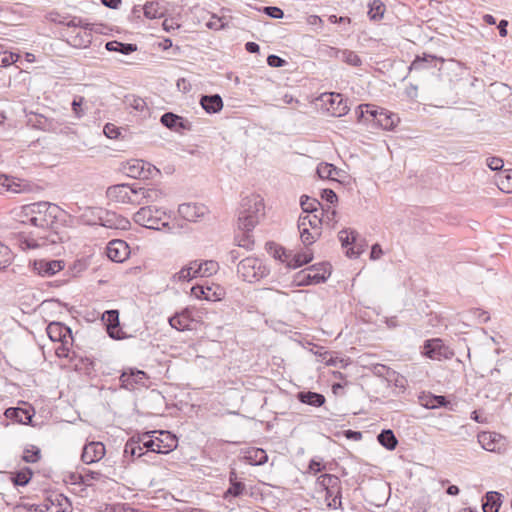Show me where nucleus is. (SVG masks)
<instances>
[{"mask_svg": "<svg viewBox=\"0 0 512 512\" xmlns=\"http://www.w3.org/2000/svg\"><path fill=\"white\" fill-rule=\"evenodd\" d=\"M59 211L60 208L56 204L45 201L31 203L22 207L21 222L46 229L57 218Z\"/></svg>", "mask_w": 512, "mask_h": 512, "instance_id": "1", "label": "nucleus"}, {"mask_svg": "<svg viewBox=\"0 0 512 512\" xmlns=\"http://www.w3.org/2000/svg\"><path fill=\"white\" fill-rule=\"evenodd\" d=\"M263 199L259 195H250L241 200L238 210L237 228L240 231H253L264 215Z\"/></svg>", "mask_w": 512, "mask_h": 512, "instance_id": "2", "label": "nucleus"}, {"mask_svg": "<svg viewBox=\"0 0 512 512\" xmlns=\"http://www.w3.org/2000/svg\"><path fill=\"white\" fill-rule=\"evenodd\" d=\"M156 431L146 432L140 436V443L146 449V453L153 452L158 454H167L177 447V438L167 431H160V437H155Z\"/></svg>", "mask_w": 512, "mask_h": 512, "instance_id": "3", "label": "nucleus"}, {"mask_svg": "<svg viewBox=\"0 0 512 512\" xmlns=\"http://www.w3.org/2000/svg\"><path fill=\"white\" fill-rule=\"evenodd\" d=\"M168 218L165 211L150 205L141 207L133 216L135 223L153 230L168 227Z\"/></svg>", "mask_w": 512, "mask_h": 512, "instance_id": "4", "label": "nucleus"}, {"mask_svg": "<svg viewBox=\"0 0 512 512\" xmlns=\"http://www.w3.org/2000/svg\"><path fill=\"white\" fill-rule=\"evenodd\" d=\"M269 268L256 257H246L237 266V273L246 282H258L269 274Z\"/></svg>", "mask_w": 512, "mask_h": 512, "instance_id": "5", "label": "nucleus"}, {"mask_svg": "<svg viewBox=\"0 0 512 512\" xmlns=\"http://www.w3.org/2000/svg\"><path fill=\"white\" fill-rule=\"evenodd\" d=\"M331 274V265L327 262L311 265L296 274L298 286L324 283Z\"/></svg>", "mask_w": 512, "mask_h": 512, "instance_id": "6", "label": "nucleus"}, {"mask_svg": "<svg viewBox=\"0 0 512 512\" xmlns=\"http://www.w3.org/2000/svg\"><path fill=\"white\" fill-rule=\"evenodd\" d=\"M123 170L125 174L135 179H153L160 175V170L149 162L140 159L128 161Z\"/></svg>", "mask_w": 512, "mask_h": 512, "instance_id": "7", "label": "nucleus"}, {"mask_svg": "<svg viewBox=\"0 0 512 512\" xmlns=\"http://www.w3.org/2000/svg\"><path fill=\"white\" fill-rule=\"evenodd\" d=\"M422 354L432 360H442L451 359L454 351L446 346L442 339L433 338L424 342Z\"/></svg>", "mask_w": 512, "mask_h": 512, "instance_id": "8", "label": "nucleus"}, {"mask_svg": "<svg viewBox=\"0 0 512 512\" xmlns=\"http://www.w3.org/2000/svg\"><path fill=\"white\" fill-rule=\"evenodd\" d=\"M479 444L489 452L502 453L506 450V439L496 432H480L477 435Z\"/></svg>", "mask_w": 512, "mask_h": 512, "instance_id": "9", "label": "nucleus"}, {"mask_svg": "<svg viewBox=\"0 0 512 512\" xmlns=\"http://www.w3.org/2000/svg\"><path fill=\"white\" fill-rule=\"evenodd\" d=\"M133 190H137V186H130L128 184H117L110 186L106 191V195L109 200L117 203L136 204V198L132 197L134 196Z\"/></svg>", "mask_w": 512, "mask_h": 512, "instance_id": "10", "label": "nucleus"}, {"mask_svg": "<svg viewBox=\"0 0 512 512\" xmlns=\"http://www.w3.org/2000/svg\"><path fill=\"white\" fill-rule=\"evenodd\" d=\"M65 262L59 259H38L32 263L33 271L41 277H51L62 271Z\"/></svg>", "mask_w": 512, "mask_h": 512, "instance_id": "11", "label": "nucleus"}, {"mask_svg": "<svg viewBox=\"0 0 512 512\" xmlns=\"http://www.w3.org/2000/svg\"><path fill=\"white\" fill-rule=\"evenodd\" d=\"M102 319L105 322L107 333L112 339L123 340L128 338L127 334L120 327L118 310L105 311Z\"/></svg>", "mask_w": 512, "mask_h": 512, "instance_id": "12", "label": "nucleus"}, {"mask_svg": "<svg viewBox=\"0 0 512 512\" xmlns=\"http://www.w3.org/2000/svg\"><path fill=\"white\" fill-rule=\"evenodd\" d=\"M208 207L198 203H182L178 207L179 215L189 222H197L208 214Z\"/></svg>", "mask_w": 512, "mask_h": 512, "instance_id": "13", "label": "nucleus"}, {"mask_svg": "<svg viewBox=\"0 0 512 512\" xmlns=\"http://www.w3.org/2000/svg\"><path fill=\"white\" fill-rule=\"evenodd\" d=\"M105 454V445L102 442L92 441L84 445L81 460L85 464H92L100 461Z\"/></svg>", "mask_w": 512, "mask_h": 512, "instance_id": "14", "label": "nucleus"}, {"mask_svg": "<svg viewBox=\"0 0 512 512\" xmlns=\"http://www.w3.org/2000/svg\"><path fill=\"white\" fill-rule=\"evenodd\" d=\"M160 122L164 127L174 132L190 131L192 128L191 123L187 119L173 112L164 113L160 118Z\"/></svg>", "mask_w": 512, "mask_h": 512, "instance_id": "15", "label": "nucleus"}, {"mask_svg": "<svg viewBox=\"0 0 512 512\" xmlns=\"http://www.w3.org/2000/svg\"><path fill=\"white\" fill-rule=\"evenodd\" d=\"M129 254L128 245L123 240H112L106 248L107 257L113 262H123Z\"/></svg>", "mask_w": 512, "mask_h": 512, "instance_id": "16", "label": "nucleus"}, {"mask_svg": "<svg viewBox=\"0 0 512 512\" xmlns=\"http://www.w3.org/2000/svg\"><path fill=\"white\" fill-rule=\"evenodd\" d=\"M193 310L185 308L181 312L175 313L169 318V324L172 328L178 331H185L191 329V323L193 322Z\"/></svg>", "mask_w": 512, "mask_h": 512, "instance_id": "17", "label": "nucleus"}, {"mask_svg": "<svg viewBox=\"0 0 512 512\" xmlns=\"http://www.w3.org/2000/svg\"><path fill=\"white\" fill-rule=\"evenodd\" d=\"M325 102L328 105L327 110L335 117L346 115L349 111L347 101L340 93H330Z\"/></svg>", "mask_w": 512, "mask_h": 512, "instance_id": "18", "label": "nucleus"}, {"mask_svg": "<svg viewBox=\"0 0 512 512\" xmlns=\"http://www.w3.org/2000/svg\"><path fill=\"white\" fill-rule=\"evenodd\" d=\"M99 221L102 226L110 229L125 230L130 226L128 219L110 211H106L102 216H100Z\"/></svg>", "mask_w": 512, "mask_h": 512, "instance_id": "19", "label": "nucleus"}, {"mask_svg": "<svg viewBox=\"0 0 512 512\" xmlns=\"http://www.w3.org/2000/svg\"><path fill=\"white\" fill-rule=\"evenodd\" d=\"M47 335L53 342H61L65 339L72 340V330L61 322H51L48 324Z\"/></svg>", "mask_w": 512, "mask_h": 512, "instance_id": "20", "label": "nucleus"}, {"mask_svg": "<svg viewBox=\"0 0 512 512\" xmlns=\"http://www.w3.org/2000/svg\"><path fill=\"white\" fill-rule=\"evenodd\" d=\"M133 192L138 205L158 202L163 197L162 191L153 187H137V190H133Z\"/></svg>", "mask_w": 512, "mask_h": 512, "instance_id": "21", "label": "nucleus"}, {"mask_svg": "<svg viewBox=\"0 0 512 512\" xmlns=\"http://www.w3.org/2000/svg\"><path fill=\"white\" fill-rule=\"evenodd\" d=\"M145 378V372L138 369H129V371L122 372L119 380L123 388L131 390L135 384L141 383Z\"/></svg>", "mask_w": 512, "mask_h": 512, "instance_id": "22", "label": "nucleus"}, {"mask_svg": "<svg viewBox=\"0 0 512 512\" xmlns=\"http://www.w3.org/2000/svg\"><path fill=\"white\" fill-rule=\"evenodd\" d=\"M200 105L207 113L214 114L223 108V100L219 94L203 95Z\"/></svg>", "mask_w": 512, "mask_h": 512, "instance_id": "23", "label": "nucleus"}, {"mask_svg": "<svg viewBox=\"0 0 512 512\" xmlns=\"http://www.w3.org/2000/svg\"><path fill=\"white\" fill-rule=\"evenodd\" d=\"M5 416L17 423L28 424L32 421L33 413H31L28 409L10 407L6 409Z\"/></svg>", "mask_w": 512, "mask_h": 512, "instance_id": "24", "label": "nucleus"}, {"mask_svg": "<svg viewBox=\"0 0 512 512\" xmlns=\"http://www.w3.org/2000/svg\"><path fill=\"white\" fill-rule=\"evenodd\" d=\"M296 397L299 402L313 407H321L326 401L323 394L312 391H300Z\"/></svg>", "mask_w": 512, "mask_h": 512, "instance_id": "25", "label": "nucleus"}, {"mask_svg": "<svg viewBox=\"0 0 512 512\" xmlns=\"http://www.w3.org/2000/svg\"><path fill=\"white\" fill-rule=\"evenodd\" d=\"M398 123L399 117L397 116V114L389 112L383 108L379 112V115L375 121V124H377L384 130H392L396 127Z\"/></svg>", "mask_w": 512, "mask_h": 512, "instance_id": "26", "label": "nucleus"}, {"mask_svg": "<svg viewBox=\"0 0 512 512\" xmlns=\"http://www.w3.org/2000/svg\"><path fill=\"white\" fill-rule=\"evenodd\" d=\"M381 109L371 104L359 105L356 111L357 119L359 122L373 121L375 123Z\"/></svg>", "mask_w": 512, "mask_h": 512, "instance_id": "27", "label": "nucleus"}, {"mask_svg": "<svg viewBox=\"0 0 512 512\" xmlns=\"http://www.w3.org/2000/svg\"><path fill=\"white\" fill-rule=\"evenodd\" d=\"M312 259L313 254L311 252L303 251L292 254V252L289 251L286 266L290 269H296L305 264H308L309 262L312 261Z\"/></svg>", "mask_w": 512, "mask_h": 512, "instance_id": "28", "label": "nucleus"}, {"mask_svg": "<svg viewBox=\"0 0 512 512\" xmlns=\"http://www.w3.org/2000/svg\"><path fill=\"white\" fill-rule=\"evenodd\" d=\"M229 488L224 493V498L229 499L230 497H239L245 491V484L238 481L237 474L234 470L229 473Z\"/></svg>", "mask_w": 512, "mask_h": 512, "instance_id": "29", "label": "nucleus"}, {"mask_svg": "<svg viewBox=\"0 0 512 512\" xmlns=\"http://www.w3.org/2000/svg\"><path fill=\"white\" fill-rule=\"evenodd\" d=\"M192 264L194 268L193 275H196V277H209L218 269V264L212 260L200 263H198L197 261H192Z\"/></svg>", "mask_w": 512, "mask_h": 512, "instance_id": "30", "label": "nucleus"}, {"mask_svg": "<svg viewBox=\"0 0 512 512\" xmlns=\"http://www.w3.org/2000/svg\"><path fill=\"white\" fill-rule=\"evenodd\" d=\"M501 494L499 492L490 491L485 495V500L482 504L484 512H499L501 506Z\"/></svg>", "mask_w": 512, "mask_h": 512, "instance_id": "31", "label": "nucleus"}, {"mask_svg": "<svg viewBox=\"0 0 512 512\" xmlns=\"http://www.w3.org/2000/svg\"><path fill=\"white\" fill-rule=\"evenodd\" d=\"M105 48L110 52H118L123 55H129L137 51L138 47L133 43H122L116 40L109 41L105 44Z\"/></svg>", "mask_w": 512, "mask_h": 512, "instance_id": "32", "label": "nucleus"}, {"mask_svg": "<svg viewBox=\"0 0 512 512\" xmlns=\"http://www.w3.org/2000/svg\"><path fill=\"white\" fill-rule=\"evenodd\" d=\"M377 440L384 448L389 451L394 450L398 445V440L391 429L382 430L378 436Z\"/></svg>", "mask_w": 512, "mask_h": 512, "instance_id": "33", "label": "nucleus"}, {"mask_svg": "<svg viewBox=\"0 0 512 512\" xmlns=\"http://www.w3.org/2000/svg\"><path fill=\"white\" fill-rule=\"evenodd\" d=\"M438 60L441 62L443 61V59H440L437 56L431 54H423V56H417L409 66V70H421L427 68L428 65L435 66L433 63Z\"/></svg>", "mask_w": 512, "mask_h": 512, "instance_id": "34", "label": "nucleus"}, {"mask_svg": "<svg viewBox=\"0 0 512 512\" xmlns=\"http://www.w3.org/2000/svg\"><path fill=\"white\" fill-rule=\"evenodd\" d=\"M317 484L323 489H335V491L342 490L340 479L333 474H322L317 478Z\"/></svg>", "mask_w": 512, "mask_h": 512, "instance_id": "35", "label": "nucleus"}, {"mask_svg": "<svg viewBox=\"0 0 512 512\" xmlns=\"http://www.w3.org/2000/svg\"><path fill=\"white\" fill-rule=\"evenodd\" d=\"M422 405L428 409H436L440 407H446L449 401L445 396L429 394L421 398Z\"/></svg>", "mask_w": 512, "mask_h": 512, "instance_id": "36", "label": "nucleus"}, {"mask_svg": "<svg viewBox=\"0 0 512 512\" xmlns=\"http://www.w3.org/2000/svg\"><path fill=\"white\" fill-rule=\"evenodd\" d=\"M32 475V470L29 467H24L12 473L11 480L15 486H26L30 482Z\"/></svg>", "mask_w": 512, "mask_h": 512, "instance_id": "37", "label": "nucleus"}, {"mask_svg": "<svg viewBox=\"0 0 512 512\" xmlns=\"http://www.w3.org/2000/svg\"><path fill=\"white\" fill-rule=\"evenodd\" d=\"M20 191V184L15 181V178L5 174H0V193H19Z\"/></svg>", "mask_w": 512, "mask_h": 512, "instance_id": "38", "label": "nucleus"}, {"mask_svg": "<svg viewBox=\"0 0 512 512\" xmlns=\"http://www.w3.org/2000/svg\"><path fill=\"white\" fill-rule=\"evenodd\" d=\"M335 57L353 67H359L362 65L361 58L351 50L345 49L343 52H335Z\"/></svg>", "mask_w": 512, "mask_h": 512, "instance_id": "39", "label": "nucleus"}, {"mask_svg": "<svg viewBox=\"0 0 512 512\" xmlns=\"http://www.w3.org/2000/svg\"><path fill=\"white\" fill-rule=\"evenodd\" d=\"M298 229L301 241L305 246H309L315 242L316 236L309 231V228L306 227L305 218L298 219Z\"/></svg>", "mask_w": 512, "mask_h": 512, "instance_id": "40", "label": "nucleus"}, {"mask_svg": "<svg viewBox=\"0 0 512 512\" xmlns=\"http://www.w3.org/2000/svg\"><path fill=\"white\" fill-rule=\"evenodd\" d=\"M28 122L34 128L43 131H50L53 128V122L41 114H35L33 117H30Z\"/></svg>", "mask_w": 512, "mask_h": 512, "instance_id": "41", "label": "nucleus"}, {"mask_svg": "<svg viewBox=\"0 0 512 512\" xmlns=\"http://www.w3.org/2000/svg\"><path fill=\"white\" fill-rule=\"evenodd\" d=\"M316 172L321 179L334 180V176L339 174V170L329 163H320L317 166Z\"/></svg>", "mask_w": 512, "mask_h": 512, "instance_id": "42", "label": "nucleus"}, {"mask_svg": "<svg viewBox=\"0 0 512 512\" xmlns=\"http://www.w3.org/2000/svg\"><path fill=\"white\" fill-rule=\"evenodd\" d=\"M124 104L138 112H143L147 108L145 100L139 96L130 94L124 97Z\"/></svg>", "mask_w": 512, "mask_h": 512, "instance_id": "43", "label": "nucleus"}, {"mask_svg": "<svg viewBox=\"0 0 512 512\" xmlns=\"http://www.w3.org/2000/svg\"><path fill=\"white\" fill-rule=\"evenodd\" d=\"M385 10V4L381 0H373L369 3L368 15L371 20H380L383 18Z\"/></svg>", "mask_w": 512, "mask_h": 512, "instance_id": "44", "label": "nucleus"}, {"mask_svg": "<svg viewBox=\"0 0 512 512\" xmlns=\"http://www.w3.org/2000/svg\"><path fill=\"white\" fill-rule=\"evenodd\" d=\"M164 15L163 9L160 7L158 2L152 1L147 2L144 5V16L148 19L160 18Z\"/></svg>", "mask_w": 512, "mask_h": 512, "instance_id": "45", "label": "nucleus"}, {"mask_svg": "<svg viewBox=\"0 0 512 512\" xmlns=\"http://www.w3.org/2000/svg\"><path fill=\"white\" fill-rule=\"evenodd\" d=\"M358 236V233L352 229H343L338 233V238L343 247H348L352 244L357 245Z\"/></svg>", "mask_w": 512, "mask_h": 512, "instance_id": "46", "label": "nucleus"}, {"mask_svg": "<svg viewBox=\"0 0 512 512\" xmlns=\"http://www.w3.org/2000/svg\"><path fill=\"white\" fill-rule=\"evenodd\" d=\"M300 206L303 212L312 214L318 210L319 206L322 205L317 199L311 198L307 195H302L300 198Z\"/></svg>", "mask_w": 512, "mask_h": 512, "instance_id": "47", "label": "nucleus"}, {"mask_svg": "<svg viewBox=\"0 0 512 512\" xmlns=\"http://www.w3.org/2000/svg\"><path fill=\"white\" fill-rule=\"evenodd\" d=\"M247 459L253 465H263L267 462L268 456L263 449L257 448L248 452Z\"/></svg>", "mask_w": 512, "mask_h": 512, "instance_id": "48", "label": "nucleus"}, {"mask_svg": "<svg viewBox=\"0 0 512 512\" xmlns=\"http://www.w3.org/2000/svg\"><path fill=\"white\" fill-rule=\"evenodd\" d=\"M268 250L272 254V256L279 260L282 263H287L289 251H287L284 247L276 245L275 243H267Z\"/></svg>", "mask_w": 512, "mask_h": 512, "instance_id": "49", "label": "nucleus"}, {"mask_svg": "<svg viewBox=\"0 0 512 512\" xmlns=\"http://www.w3.org/2000/svg\"><path fill=\"white\" fill-rule=\"evenodd\" d=\"M242 234L235 236V242L239 247L245 248L246 250H252L254 246V240L250 234L252 231H241Z\"/></svg>", "mask_w": 512, "mask_h": 512, "instance_id": "50", "label": "nucleus"}, {"mask_svg": "<svg viewBox=\"0 0 512 512\" xmlns=\"http://www.w3.org/2000/svg\"><path fill=\"white\" fill-rule=\"evenodd\" d=\"M91 33L90 32H84V33H81V32H78L77 34H75L74 36H72V39H71V45H73L74 47H77V48H86L88 47L90 44H91Z\"/></svg>", "mask_w": 512, "mask_h": 512, "instance_id": "51", "label": "nucleus"}, {"mask_svg": "<svg viewBox=\"0 0 512 512\" xmlns=\"http://www.w3.org/2000/svg\"><path fill=\"white\" fill-rule=\"evenodd\" d=\"M39 241L41 242V247L54 245L63 242V236L55 231H47L43 236L39 237Z\"/></svg>", "mask_w": 512, "mask_h": 512, "instance_id": "52", "label": "nucleus"}, {"mask_svg": "<svg viewBox=\"0 0 512 512\" xmlns=\"http://www.w3.org/2000/svg\"><path fill=\"white\" fill-rule=\"evenodd\" d=\"M143 449H145V447L140 443V438L137 442L131 440L125 445V453L135 457L145 456L147 453L143 452Z\"/></svg>", "mask_w": 512, "mask_h": 512, "instance_id": "53", "label": "nucleus"}, {"mask_svg": "<svg viewBox=\"0 0 512 512\" xmlns=\"http://www.w3.org/2000/svg\"><path fill=\"white\" fill-rule=\"evenodd\" d=\"M41 458L40 449L34 445H31L29 448L24 449L22 460L26 463H36Z\"/></svg>", "mask_w": 512, "mask_h": 512, "instance_id": "54", "label": "nucleus"}, {"mask_svg": "<svg viewBox=\"0 0 512 512\" xmlns=\"http://www.w3.org/2000/svg\"><path fill=\"white\" fill-rule=\"evenodd\" d=\"M498 186L504 192H512V170H505L499 175Z\"/></svg>", "mask_w": 512, "mask_h": 512, "instance_id": "55", "label": "nucleus"}, {"mask_svg": "<svg viewBox=\"0 0 512 512\" xmlns=\"http://www.w3.org/2000/svg\"><path fill=\"white\" fill-rule=\"evenodd\" d=\"M14 255L11 249L0 242V269H5L13 261Z\"/></svg>", "mask_w": 512, "mask_h": 512, "instance_id": "56", "label": "nucleus"}, {"mask_svg": "<svg viewBox=\"0 0 512 512\" xmlns=\"http://www.w3.org/2000/svg\"><path fill=\"white\" fill-rule=\"evenodd\" d=\"M194 274V268L192 262H190L187 266L183 267L178 273L174 274L173 278L180 282L190 281L193 278H196Z\"/></svg>", "mask_w": 512, "mask_h": 512, "instance_id": "57", "label": "nucleus"}, {"mask_svg": "<svg viewBox=\"0 0 512 512\" xmlns=\"http://www.w3.org/2000/svg\"><path fill=\"white\" fill-rule=\"evenodd\" d=\"M16 240H17V244L23 251L41 247V242L39 241V239L35 240V239L27 238L24 235H19Z\"/></svg>", "mask_w": 512, "mask_h": 512, "instance_id": "58", "label": "nucleus"}, {"mask_svg": "<svg viewBox=\"0 0 512 512\" xmlns=\"http://www.w3.org/2000/svg\"><path fill=\"white\" fill-rule=\"evenodd\" d=\"M85 486H92L94 481H100L105 476L99 472L90 469L83 468Z\"/></svg>", "mask_w": 512, "mask_h": 512, "instance_id": "59", "label": "nucleus"}, {"mask_svg": "<svg viewBox=\"0 0 512 512\" xmlns=\"http://www.w3.org/2000/svg\"><path fill=\"white\" fill-rule=\"evenodd\" d=\"M66 26L73 28H83L89 31L92 30L91 23H89L86 19L77 16L71 17L69 20H67Z\"/></svg>", "mask_w": 512, "mask_h": 512, "instance_id": "60", "label": "nucleus"}, {"mask_svg": "<svg viewBox=\"0 0 512 512\" xmlns=\"http://www.w3.org/2000/svg\"><path fill=\"white\" fill-rule=\"evenodd\" d=\"M337 215V211L331 207H327L324 209L322 207V217H319V219H322V223L330 224L332 223V227H334V224L336 223L335 217Z\"/></svg>", "mask_w": 512, "mask_h": 512, "instance_id": "61", "label": "nucleus"}, {"mask_svg": "<svg viewBox=\"0 0 512 512\" xmlns=\"http://www.w3.org/2000/svg\"><path fill=\"white\" fill-rule=\"evenodd\" d=\"M17 59H18V55L11 53V52H6V51L0 50V67H7V66L11 65L12 63L16 62Z\"/></svg>", "mask_w": 512, "mask_h": 512, "instance_id": "62", "label": "nucleus"}, {"mask_svg": "<svg viewBox=\"0 0 512 512\" xmlns=\"http://www.w3.org/2000/svg\"><path fill=\"white\" fill-rule=\"evenodd\" d=\"M210 291H211L210 287L205 288V287L200 286V285L194 286L191 289V293H192L193 296H195L198 299L204 298L206 300H210L211 299Z\"/></svg>", "mask_w": 512, "mask_h": 512, "instance_id": "63", "label": "nucleus"}, {"mask_svg": "<svg viewBox=\"0 0 512 512\" xmlns=\"http://www.w3.org/2000/svg\"><path fill=\"white\" fill-rule=\"evenodd\" d=\"M103 132L110 139H117L121 134L119 128L112 123H107L104 126Z\"/></svg>", "mask_w": 512, "mask_h": 512, "instance_id": "64", "label": "nucleus"}]
</instances>
